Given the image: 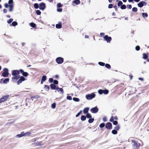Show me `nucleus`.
<instances>
[{
	"mask_svg": "<svg viewBox=\"0 0 149 149\" xmlns=\"http://www.w3.org/2000/svg\"><path fill=\"white\" fill-rule=\"evenodd\" d=\"M4 71L2 73V76L4 77H6L8 76V70L7 68H4L3 70Z\"/></svg>",
	"mask_w": 149,
	"mask_h": 149,
	"instance_id": "f257e3e1",
	"label": "nucleus"
},
{
	"mask_svg": "<svg viewBox=\"0 0 149 149\" xmlns=\"http://www.w3.org/2000/svg\"><path fill=\"white\" fill-rule=\"evenodd\" d=\"M133 147L135 149L137 148L140 146V144L137 143L135 141H132Z\"/></svg>",
	"mask_w": 149,
	"mask_h": 149,
	"instance_id": "f03ea898",
	"label": "nucleus"
},
{
	"mask_svg": "<svg viewBox=\"0 0 149 149\" xmlns=\"http://www.w3.org/2000/svg\"><path fill=\"white\" fill-rule=\"evenodd\" d=\"M95 97V95L93 93H92L91 94L87 95L86 96V98L87 100H88L91 99L92 98H94Z\"/></svg>",
	"mask_w": 149,
	"mask_h": 149,
	"instance_id": "7ed1b4c3",
	"label": "nucleus"
},
{
	"mask_svg": "<svg viewBox=\"0 0 149 149\" xmlns=\"http://www.w3.org/2000/svg\"><path fill=\"white\" fill-rule=\"evenodd\" d=\"M9 95H6L3 96L0 99V103L4 102L6 101L8 98Z\"/></svg>",
	"mask_w": 149,
	"mask_h": 149,
	"instance_id": "20e7f679",
	"label": "nucleus"
},
{
	"mask_svg": "<svg viewBox=\"0 0 149 149\" xmlns=\"http://www.w3.org/2000/svg\"><path fill=\"white\" fill-rule=\"evenodd\" d=\"M147 3L144 1H141L139 3L137 4V6L138 7L141 8L144 6H146Z\"/></svg>",
	"mask_w": 149,
	"mask_h": 149,
	"instance_id": "39448f33",
	"label": "nucleus"
},
{
	"mask_svg": "<svg viewBox=\"0 0 149 149\" xmlns=\"http://www.w3.org/2000/svg\"><path fill=\"white\" fill-rule=\"evenodd\" d=\"M56 62L58 64H61L63 61V58L61 57H58L57 58L56 60Z\"/></svg>",
	"mask_w": 149,
	"mask_h": 149,
	"instance_id": "423d86ee",
	"label": "nucleus"
},
{
	"mask_svg": "<svg viewBox=\"0 0 149 149\" xmlns=\"http://www.w3.org/2000/svg\"><path fill=\"white\" fill-rule=\"evenodd\" d=\"M46 8L45 4L43 2H42L39 4V9L41 10H43Z\"/></svg>",
	"mask_w": 149,
	"mask_h": 149,
	"instance_id": "0eeeda50",
	"label": "nucleus"
},
{
	"mask_svg": "<svg viewBox=\"0 0 149 149\" xmlns=\"http://www.w3.org/2000/svg\"><path fill=\"white\" fill-rule=\"evenodd\" d=\"M104 40L107 41V42L110 43L111 40V37H109L106 35L104 37Z\"/></svg>",
	"mask_w": 149,
	"mask_h": 149,
	"instance_id": "6e6552de",
	"label": "nucleus"
},
{
	"mask_svg": "<svg viewBox=\"0 0 149 149\" xmlns=\"http://www.w3.org/2000/svg\"><path fill=\"white\" fill-rule=\"evenodd\" d=\"M19 73V71L17 70H13L12 71V75L15 76H17L18 75Z\"/></svg>",
	"mask_w": 149,
	"mask_h": 149,
	"instance_id": "1a4fd4ad",
	"label": "nucleus"
},
{
	"mask_svg": "<svg viewBox=\"0 0 149 149\" xmlns=\"http://www.w3.org/2000/svg\"><path fill=\"white\" fill-rule=\"evenodd\" d=\"M98 110V109L97 107L92 108L91 109V111L93 113H97Z\"/></svg>",
	"mask_w": 149,
	"mask_h": 149,
	"instance_id": "9d476101",
	"label": "nucleus"
},
{
	"mask_svg": "<svg viewBox=\"0 0 149 149\" xmlns=\"http://www.w3.org/2000/svg\"><path fill=\"white\" fill-rule=\"evenodd\" d=\"M105 127L108 129H111L112 128V124L110 123H107L105 126Z\"/></svg>",
	"mask_w": 149,
	"mask_h": 149,
	"instance_id": "9b49d317",
	"label": "nucleus"
},
{
	"mask_svg": "<svg viewBox=\"0 0 149 149\" xmlns=\"http://www.w3.org/2000/svg\"><path fill=\"white\" fill-rule=\"evenodd\" d=\"M56 89L58 92H60V93H63V90L62 88H59L57 87L56 88Z\"/></svg>",
	"mask_w": 149,
	"mask_h": 149,
	"instance_id": "f8f14e48",
	"label": "nucleus"
},
{
	"mask_svg": "<svg viewBox=\"0 0 149 149\" xmlns=\"http://www.w3.org/2000/svg\"><path fill=\"white\" fill-rule=\"evenodd\" d=\"M50 86L51 88L53 90L56 89L57 88L56 86L53 84H51L50 85Z\"/></svg>",
	"mask_w": 149,
	"mask_h": 149,
	"instance_id": "ddd939ff",
	"label": "nucleus"
},
{
	"mask_svg": "<svg viewBox=\"0 0 149 149\" xmlns=\"http://www.w3.org/2000/svg\"><path fill=\"white\" fill-rule=\"evenodd\" d=\"M80 3V1L79 0H75L72 1V4L73 5H74L73 4H75L76 5Z\"/></svg>",
	"mask_w": 149,
	"mask_h": 149,
	"instance_id": "4468645a",
	"label": "nucleus"
},
{
	"mask_svg": "<svg viewBox=\"0 0 149 149\" xmlns=\"http://www.w3.org/2000/svg\"><path fill=\"white\" fill-rule=\"evenodd\" d=\"M56 27L57 29H60L62 27L61 23V22H59L58 24H56Z\"/></svg>",
	"mask_w": 149,
	"mask_h": 149,
	"instance_id": "2eb2a0df",
	"label": "nucleus"
},
{
	"mask_svg": "<svg viewBox=\"0 0 149 149\" xmlns=\"http://www.w3.org/2000/svg\"><path fill=\"white\" fill-rule=\"evenodd\" d=\"M89 110V108L88 107H86L83 110V112L84 114H87L88 112V111Z\"/></svg>",
	"mask_w": 149,
	"mask_h": 149,
	"instance_id": "dca6fc26",
	"label": "nucleus"
},
{
	"mask_svg": "<svg viewBox=\"0 0 149 149\" xmlns=\"http://www.w3.org/2000/svg\"><path fill=\"white\" fill-rule=\"evenodd\" d=\"M9 78H6L3 80V84H7L9 82Z\"/></svg>",
	"mask_w": 149,
	"mask_h": 149,
	"instance_id": "f3484780",
	"label": "nucleus"
},
{
	"mask_svg": "<svg viewBox=\"0 0 149 149\" xmlns=\"http://www.w3.org/2000/svg\"><path fill=\"white\" fill-rule=\"evenodd\" d=\"M23 136H24L23 132H21L20 134H17L16 136V137L18 138H20Z\"/></svg>",
	"mask_w": 149,
	"mask_h": 149,
	"instance_id": "a211bd4d",
	"label": "nucleus"
},
{
	"mask_svg": "<svg viewBox=\"0 0 149 149\" xmlns=\"http://www.w3.org/2000/svg\"><path fill=\"white\" fill-rule=\"evenodd\" d=\"M9 7L10 8L9 9V11H10V12L12 11L13 10V5H9Z\"/></svg>",
	"mask_w": 149,
	"mask_h": 149,
	"instance_id": "6ab92c4d",
	"label": "nucleus"
},
{
	"mask_svg": "<svg viewBox=\"0 0 149 149\" xmlns=\"http://www.w3.org/2000/svg\"><path fill=\"white\" fill-rule=\"evenodd\" d=\"M31 134V133L30 132H27L25 133H24L23 132V134L24 136H27Z\"/></svg>",
	"mask_w": 149,
	"mask_h": 149,
	"instance_id": "aec40b11",
	"label": "nucleus"
},
{
	"mask_svg": "<svg viewBox=\"0 0 149 149\" xmlns=\"http://www.w3.org/2000/svg\"><path fill=\"white\" fill-rule=\"evenodd\" d=\"M86 118L85 116L83 115L81 117V120L84 121L86 120Z\"/></svg>",
	"mask_w": 149,
	"mask_h": 149,
	"instance_id": "412c9836",
	"label": "nucleus"
},
{
	"mask_svg": "<svg viewBox=\"0 0 149 149\" xmlns=\"http://www.w3.org/2000/svg\"><path fill=\"white\" fill-rule=\"evenodd\" d=\"M103 93L105 94H107L109 93V91L107 89L102 90Z\"/></svg>",
	"mask_w": 149,
	"mask_h": 149,
	"instance_id": "4be33fe9",
	"label": "nucleus"
},
{
	"mask_svg": "<svg viewBox=\"0 0 149 149\" xmlns=\"http://www.w3.org/2000/svg\"><path fill=\"white\" fill-rule=\"evenodd\" d=\"M148 57V55L145 53L143 54V58L145 59H146Z\"/></svg>",
	"mask_w": 149,
	"mask_h": 149,
	"instance_id": "5701e85b",
	"label": "nucleus"
},
{
	"mask_svg": "<svg viewBox=\"0 0 149 149\" xmlns=\"http://www.w3.org/2000/svg\"><path fill=\"white\" fill-rule=\"evenodd\" d=\"M142 15L143 17H147L148 16V15L146 13H142Z\"/></svg>",
	"mask_w": 149,
	"mask_h": 149,
	"instance_id": "b1692460",
	"label": "nucleus"
},
{
	"mask_svg": "<svg viewBox=\"0 0 149 149\" xmlns=\"http://www.w3.org/2000/svg\"><path fill=\"white\" fill-rule=\"evenodd\" d=\"M47 79L46 76L45 75H43L42 76L41 80L42 81H45Z\"/></svg>",
	"mask_w": 149,
	"mask_h": 149,
	"instance_id": "393cba45",
	"label": "nucleus"
},
{
	"mask_svg": "<svg viewBox=\"0 0 149 149\" xmlns=\"http://www.w3.org/2000/svg\"><path fill=\"white\" fill-rule=\"evenodd\" d=\"M30 26L33 28H35L36 26V24L33 23H31L30 24Z\"/></svg>",
	"mask_w": 149,
	"mask_h": 149,
	"instance_id": "a878e982",
	"label": "nucleus"
},
{
	"mask_svg": "<svg viewBox=\"0 0 149 149\" xmlns=\"http://www.w3.org/2000/svg\"><path fill=\"white\" fill-rule=\"evenodd\" d=\"M73 100L74 101L76 102H78L79 101V99L77 97H73Z\"/></svg>",
	"mask_w": 149,
	"mask_h": 149,
	"instance_id": "bb28decb",
	"label": "nucleus"
},
{
	"mask_svg": "<svg viewBox=\"0 0 149 149\" xmlns=\"http://www.w3.org/2000/svg\"><path fill=\"white\" fill-rule=\"evenodd\" d=\"M111 133L112 134H116L117 133V131L116 130H112L111 132Z\"/></svg>",
	"mask_w": 149,
	"mask_h": 149,
	"instance_id": "cd10ccee",
	"label": "nucleus"
},
{
	"mask_svg": "<svg viewBox=\"0 0 149 149\" xmlns=\"http://www.w3.org/2000/svg\"><path fill=\"white\" fill-rule=\"evenodd\" d=\"M19 77L18 76H15V77H14L12 78V80L13 81H15L17 80L18 79Z\"/></svg>",
	"mask_w": 149,
	"mask_h": 149,
	"instance_id": "c85d7f7f",
	"label": "nucleus"
},
{
	"mask_svg": "<svg viewBox=\"0 0 149 149\" xmlns=\"http://www.w3.org/2000/svg\"><path fill=\"white\" fill-rule=\"evenodd\" d=\"M114 130H116L117 131L118 130L120 129V126L118 125L116 126L114 128Z\"/></svg>",
	"mask_w": 149,
	"mask_h": 149,
	"instance_id": "c756f323",
	"label": "nucleus"
},
{
	"mask_svg": "<svg viewBox=\"0 0 149 149\" xmlns=\"http://www.w3.org/2000/svg\"><path fill=\"white\" fill-rule=\"evenodd\" d=\"M126 8V6L125 5H122L120 6V8L122 9H125Z\"/></svg>",
	"mask_w": 149,
	"mask_h": 149,
	"instance_id": "7c9ffc66",
	"label": "nucleus"
},
{
	"mask_svg": "<svg viewBox=\"0 0 149 149\" xmlns=\"http://www.w3.org/2000/svg\"><path fill=\"white\" fill-rule=\"evenodd\" d=\"M34 7L36 9H38L39 8L38 5L37 3L34 4Z\"/></svg>",
	"mask_w": 149,
	"mask_h": 149,
	"instance_id": "2f4dec72",
	"label": "nucleus"
},
{
	"mask_svg": "<svg viewBox=\"0 0 149 149\" xmlns=\"http://www.w3.org/2000/svg\"><path fill=\"white\" fill-rule=\"evenodd\" d=\"M94 120V119L93 118H90L88 120V122L89 123H91L93 122Z\"/></svg>",
	"mask_w": 149,
	"mask_h": 149,
	"instance_id": "473e14b6",
	"label": "nucleus"
},
{
	"mask_svg": "<svg viewBox=\"0 0 149 149\" xmlns=\"http://www.w3.org/2000/svg\"><path fill=\"white\" fill-rule=\"evenodd\" d=\"M105 67L109 69L111 68V66L109 64L107 63L105 65Z\"/></svg>",
	"mask_w": 149,
	"mask_h": 149,
	"instance_id": "72a5a7b5",
	"label": "nucleus"
},
{
	"mask_svg": "<svg viewBox=\"0 0 149 149\" xmlns=\"http://www.w3.org/2000/svg\"><path fill=\"white\" fill-rule=\"evenodd\" d=\"M86 117L88 118H91L92 117L91 116L89 113H87V114H86Z\"/></svg>",
	"mask_w": 149,
	"mask_h": 149,
	"instance_id": "f704fd0d",
	"label": "nucleus"
},
{
	"mask_svg": "<svg viewBox=\"0 0 149 149\" xmlns=\"http://www.w3.org/2000/svg\"><path fill=\"white\" fill-rule=\"evenodd\" d=\"M56 104L55 103H54L52 104L51 107L53 109H54L56 107Z\"/></svg>",
	"mask_w": 149,
	"mask_h": 149,
	"instance_id": "c9c22d12",
	"label": "nucleus"
},
{
	"mask_svg": "<svg viewBox=\"0 0 149 149\" xmlns=\"http://www.w3.org/2000/svg\"><path fill=\"white\" fill-rule=\"evenodd\" d=\"M12 24L13 26H15L17 25V23L15 21H14L12 23Z\"/></svg>",
	"mask_w": 149,
	"mask_h": 149,
	"instance_id": "e433bc0d",
	"label": "nucleus"
},
{
	"mask_svg": "<svg viewBox=\"0 0 149 149\" xmlns=\"http://www.w3.org/2000/svg\"><path fill=\"white\" fill-rule=\"evenodd\" d=\"M98 63L100 65L102 66H104L105 65V63L103 62H98Z\"/></svg>",
	"mask_w": 149,
	"mask_h": 149,
	"instance_id": "4c0bfd02",
	"label": "nucleus"
},
{
	"mask_svg": "<svg viewBox=\"0 0 149 149\" xmlns=\"http://www.w3.org/2000/svg\"><path fill=\"white\" fill-rule=\"evenodd\" d=\"M137 8L136 7H134L132 8V11L134 12H136L137 11Z\"/></svg>",
	"mask_w": 149,
	"mask_h": 149,
	"instance_id": "58836bf2",
	"label": "nucleus"
},
{
	"mask_svg": "<svg viewBox=\"0 0 149 149\" xmlns=\"http://www.w3.org/2000/svg\"><path fill=\"white\" fill-rule=\"evenodd\" d=\"M105 126V124L104 123H102L100 124L99 125V127L100 128H103Z\"/></svg>",
	"mask_w": 149,
	"mask_h": 149,
	"instance_id": "ea45409f",
	"label": "nucleus"
},
{
	"mask_svg": "<svg viewBox=\"0 0 149 149\" xmlns=\"http://www.w3.org/2000/svg\"><path fill=\"white\" fill-rule=\"evenodd\" d=\"M123 3L121 1H118V6H120V5H122Z\"/></svg>",
	"mask_w": 149,
	"mask_h": 149,
	"instance_id": "a19ab883",
	"label": "nucleus"
},
{
	"mask_svg": "<svg viewBox=\"0 0 149 149\" xmlns=\"http://www.w3.org/2000/svg\"><path fill=\"white\" fill-rule=\"evenodd\" d=\"M45 89L47 91H48L49 90V87L48 85H45Z\"/></svg>",
	"mask_w": 149,
	"mask_h": 149,
	"instance_id": "79ce46f5",
	"label": "nucleus"
},
{
	"mask_svg": "<svg viewBox=\"0 0 149 149\" xmlns=\"http://www.w3.org/2000/svg\"><path fill=\"white\" fill-rule=\"evenodd\" d=\"M36 13L37 15H40L41 13L40 11L39 10H37L36 11Z\"/></svg>",
	"mask_w": 149,
	"mask_h": 149,
	"instance_id": "37998d69",
	"label": "nucleus"
},
{
	"mask_svg": "<svg viewBox=\"0 0 149 149\" xmlns=\"http://www.w3.org/2000/svg\"><path fill=\"white\" fill-rule=\"evenodd\" d=\"M98 93L100 95L102 94L103 93L102 90V89L99 90L98 91Z\"/></svg>",
	"mask_w": 149,
	"mask_h": 149,
	"instance_id": "c03bdc74",
	"label": "nucleus"
},
{
	"mask_svg": "<svg viewBox=\"0 0 149 149\" xmlns=\"http://www.w3.org/2000/svg\"><path fill=\"white\" fill-rule=\"evenodd\" d=\"M82 112V110L80 111L76 115V117H78V116H79L80 114H81V112Z\"/></svg>",
	"mask_w": 149,
	"mask_h": 149,
	"instance_id": "a18cd8bd",
	"label": "nucleus"
},
{
	"mask_svg": "<svg viewBox=\"0 0 149 149\" xmlns=\"http://www.w3.org/2000/svg\"><path fill=\"white\" fill-rule=\"evenodd\" d=\"M13 0H9L8 2V4H9V5H13Z\"/></svg>",
	"mask_w": 149,
	"mask_h": 149,
	"instance_id": "49530a36",
	"label": "nucleus"
},
{
	"mask_svg": "<svg viewBox=\"0 0 149 149\" xmlns=\"http://www.w3.org/2000/svg\"><path fill=\"white\" fill-rule=\"evenodd\" d=\"M19 79L22 81H24L25 80V78L23 76H21L20 77Z\"/></svg>",
	"mask_w": 149,
	"mask_h": 149,
	"instance_id": "de8ad7c7",
	"label": "nucleus"
},
{
	"mask_svg": "<svg viewBox=\"0 0 149 149\" xmlns=\"http://www.w3.org/2000/svg\"><path fill=\"white\" fill-rule=\"evenodd\" d=\"M22 74L24 76L27 77L28 75V73L27 72H24Z\"/></svg>",
	"mask_w": 149,
	"mask_h": 149,
	"instance_id": "09e8293b",
	"label": "nucleus"
},
{
	"mask_svg": "<svg viewBox=\"0 0 149 149\" xmlns=\"http://www.w3.org/2000/svg\"><path fill=\"white\" fill-rule=\"evenodd\" d=\"M13 20V19H10L8 20L7 21V22L8 24H10L12 22Z\"/></svg>",
	"mask_w": 149,
	"mask_h": 149,
	"instance_id": "8fccbe9b",
	"label": "nucleus"
},
{
	"mask_svg": "<svg viewBox=\"0 0 149 149\" xmlns=\"http://www.w3.org/2000/svg\"><path fill=\"white\" fill-rule=\"evenodd\" d=\"M62 5L60 3H58L57 5V8H60L62 7Z\"/></svg>",
	"mask_w": 149,
	"mask_h": 149,
	"instance_id": "3c124183",
	"label": "nucleus"
},
{
	"mask_svg": "<svg viewBox=\"0 0 149 149\" xmlns=\"http://www.w3.org/2000/svg\"><path fill=\"white\" fill-rule=\"evenodd\" d=\"M66 98L67 100H71L72 99V97L69 96H67L66 97Z\"/></svg>",
	"mask_w": 149,
	"mask_h": 149,
	"instance_id": "603ef678",
	"label": "nucleus"
},
{
	"mask_svg": "<svg viewBox=\"0 0 149 149\" xmlns=\"http://www.w3.org/2000/svg\"><path fill=\"white\" fill-rule=\"evenodd\" d=\"M54 84H58V81L57 80H55L53 81Z\"/></svg>",
	"mask_w": 149,
	"mask_h": 149,
	"instance_id": "864d4df0",
	"label": "nucleus"
},
{
	"mask_svg": "<svg viewBox=\"0 0 149 149\" xmlns=\"http://www.w3.org/2000/svg\"><path fill=\"white\" fill-rule=\"evenodd\" d=\"M140 47L139 46H136L135 47V49L137 51L139 50Z\"/></svg>",
	"mask_w": 149,
	"mask_h": 149,
	"instance_id": "5fc2aeb1",
	"label": "nucleus"
},
{
	"mask_svg": "<svg viewBox=\"0 0 149 149\" xmlns=\"http://www.w3.org/2000/svg\"><path fill=\"white\" fill-rule=\"evenodd\" d=\"M62 8H58L57 9V11L58 12H61L62 11Z\"/></svg>",
	"mask_w": 149,
	"mask_h": 149,
	"instance_id": "6e6d98bb",
	"label": "nucleus"
},
{
	"mask_svg": "<svg viewBox=\"0 0 149 149\" xmlns=\"http://www.w3.org/2000/svg\"><path fill=\"white\" fill-rule=\"evenodd\" d=\"M103 121L104 122H105L107 121V118L106 116H104L103 118Z\"/></svg>",
	"mask_w": 149,
	"mask_h": 149,
	"instance_id": "4d7b16f0",
	"label": "nucleus"
},
{
	"mask_svg": "<svg viewBox=\"0 0 149 149\" xmlns=\"http://www.w3.org/2000/svg\"><path fill=\"white\" fill-rule=\"evenodd\" d=\"M127 8H128L129 9H131L132 8V6L131 5H130V4L127 5Z\"/></svg>",
	"mask_w": 149,
	"mask_h": 149,
	"instance_id": "13d9d810",
	"label": "nucleus"
},
{
	"mask_svg": "<svg viewBox=\"0 0 149 149\" xmlns=\"http://www.w3.org/2000/svg\"><path fill=\"white\" fill-rule=\"evenodd\" d=\"M22 81L20 79H19L17 82V84L18 85H19L22 83Z\"/></svg>",
	"mask_w": 149,
	"mask_h": 149,
	"instance_id": "bf43d9fd",
	"label": "nucleus"
},
{
	"mask_svg": "<svg viewBox=\"0 0 149 149\" xmlns=\"http://www.w3.org/2000/svg\"><path fill=\"white\" fill-rule=\"evenodd\" d=\"M53 79L52 78H50L49 79V81L50 83H52L53 81Z\"/></svg>",
	"mask_w": 149,
	"mask_h": 149,
	"instance_id": "052dcab7",
	"label": "nucleus"
},
{
	"mask_svg": "<svg viewBox=\"0 0 149 149\" xmlns=\"http://www.w3.org/2000/svg\"><path fill=\"white\" fill-rule=\"evenodd\" d=\"M113 7V5L111 4H110L109 5H108V8H112Z\"/></svg>",
	"mask_w": 149,
	"mask_h": 149,
	"instance_id": "680f3d73",
	"label": "nucleus"
},
{
	"mask_svg": "<svg viewBox=\"0 0 149 149\" xmlns=\"http://www.w3.org/2000/svg\"><path fill=\"white\" fill-rule=\"evenodd\" d=\"M113 124L114 125H116L118 124V122L117 121H113Z\"/></svg>",
	"mask_w": 149,
	"mask_h": 149,
	"instance_id": "e2e57ef3",
	"label": "nucleus"
},
{
	"mask_svg": "<svg viewBox=\"0 0 149 149\" xmlns=\"http://www.w3.org/2000/svg\"><path fill=\"white\" fill-rule=\"evenodd\" d=\"M4 6L6 8H7L9 6L7 3H6L4 5Z\"/></svg>",
	"mask_w": 149,
	"mask_h": 149,
	"instance_id": "0e129e2a",
	"label": "nucleus"
},
{
	"mask_svg": "<svg viewBox=\"0 0 149 149\" xmlns=\"http://www.w3.org/2000/svg\"><path fill=\"white\" fill-rule=\"evenodd\" d=\"M113 120V116H111L110 119L109 121L111 122H112Z\"/></svg>",
	"mask_w": 149,
	"mask_h": 149,
	"instance_id": "69168bd1",
	"label": "nucleus"
},
{
	"mask_svg": "<svg viewBox=\"0 0 149 149\" xmlns=\"http://www.w3.org/2000/svg\"><path fill=\"white\" fill-rule=\"evenodd\" d=\"M19 71L22 74L23 73H24V70L22 69H20Z\"/></svg>",
	"mask_w": 149,
	"mask_h": 149,
	"instance_id": "338daca9",
	"label": "nucleus"
},
{
	"mask_svg": "<svg viewBox=\"0 0 149 149\" xmlns=\"http://www.w3.org/2000/svg\"><path fill=\"white\" fill-rule=\"evenodd\" d=\"M3 12L4 13H6L7 12V10L5 9H4L3 10Z\"/></svg>",
	"mask_w": 149,
	"mask_h": 149,
	"instance_id": "774afa93",
	"label": "nucleus"
}]
</instances>
